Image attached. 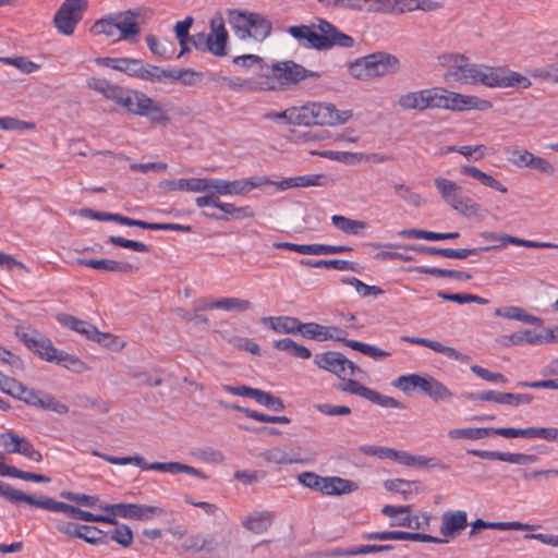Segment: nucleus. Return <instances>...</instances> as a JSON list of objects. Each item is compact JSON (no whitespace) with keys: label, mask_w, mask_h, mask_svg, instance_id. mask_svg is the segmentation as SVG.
<instances>
[{"label":"nucleus","mask_w":558,"mask_h":558,"mask_svg":"<svg viewBox=\"0 0 558 558\" xmlns=\"http://www.w3.org/2000/svg\"><path fill=\"white\" fill-rule=\"evenodd\" d=\"M468 513L464 510L446 511L441 515L439 538L429 534L404 532L399 530L363 532L360 537L364 541H411L434 544H445L458 536L468 526Z\"/></svg>","instance_id":"obj_1"},{"label":"nucleus","mask_w":558,"mask_h":558,"mask_svg":"<svg viewBox=\"0 0 558 558\" xmlns=\"http://www.w3.org/2000/svg\"><path fill=\"white\" fill-rule=\"evenodd\" d=\"M298 44L306 49L329 50L332 47L351 48L355 40L352 36L339 31L333 24L324 19H317L314 25H293L287 28Z\"/></svg>","instance_id":"obj_2"},{"label":"nucleus","mask_w":558,"mask_h":558,"mask_svg":"<svg viewBox=\"0 0 558 558\" xmlns=\"http://www.w3.org/2000/svg\"><path fill=\"white\" fill-rule=\"evenodd\" d=\"M438 62L446 68L445 80L464 85L482 84L488 86L492 66L472 63L461 53L448 52L438 57Z\"/></svg>","instance_id":"obj_3"},{"label":"nucleus","mask_w":558,"mask_h":558,"mask_svg":"<svg viewBox=\"0 0 558 558\" xmlns=\"http://www.w3.org/2000/svg\"><path fill=\"white\" fill-rule=\"evenodd\" d=\"M228 23L240 40L254 38L263 41L272 29L271 22L263 14L246 10H227Z\"/></svg>","instance_id":"obj_4"},{"label":"nucleus","mask_w":558,"mask_h":558,"mask_svg":"<svg viewBox=\"0 0 558 558\" xmlns=\"http://www.w3.org/2000/svg\"><path fill=\"white\" fill-rule=\"evenodd\" d=\"M116 104L129 113L146 117L153 123L166 125L170 121L160 105L138 90L123 88Z\"/></svg>","instance_id":"obj_5"},{"label":"nucleus","mask_w":558,"mask_h":558,"mask_svg":"<svg viewBox=\"0 0 558 558\" xmlns=\"http://www.w3.org/2000/svg\"><path fill=\"white\" fill-rule=\"evenodd\" d=\"M11 502H25L31 506L53 511V512H62L66 514L69 518L77 519L86 522L94 521H110L107 515L95 514L89 511L82 510L77 507L71 506L69 504L57 501L50 497H39L36 498L34 496L27 495L22 490L15 489L13 492Z\"/></svg>","instance_id":"obj_6"},{"label":"nucleus","mask_w":558,"mask_h":558,"mask_svg":"<svg viewBox=\"0 0 558 558\" xmlns=\"http://www.w3.org/2000/svg\"><path fill=\"white\" fill-rule=\"evenodd\" d=\"M104 458L107 462L111 464L117 465H134L140 468L141 470H154L159 471L163 473H171V474H178V473H186L192 476H196L199 478H206L207 476L204 475L199 470L182 464L179 462H155V463H146L144 458L142 456H100Z\"/></svg>","instance_id":"obj_7"},{"label":"nucleus","mask_w":558,"mask_h":558,"mask_svg":"<svg viewBox=\"0 0 558 558\" xmlns=\"http://www.w3.org/2000/svg\"><path fill=\"white\" fill-rule=\"evenodd\" d=\"M434 185L446 204L465 217L476 216L480 205L470 197L462 195V189L456 182L438 177L434 179Z\"/></svg>","instance_id":"obj_8"},{"label":"nucleus","mask_w":558,"mask_h":558,"mask_svg":"<svg viewBox=\"0 0 558 558\" xmlns=\"http://www.w3.org/2000/svg\"><path fill=\"white\" fill-rule=\"evenodd\" d=\"M153 16L154 10L147 7H137L114 14L117 33H119L117 40L135 38L141 33L138 21L144 22Z\"/></svg>","instance_id":"obj_9"},{"label":"nucleus","mask_w":558,"mask_h":558,"mask_svg":"<svg viewBox=\"0 0 558 558\" xmlns=\"http://www.w3.org/2000/svg\"><path fill=\"white\" fill-rule=\"evenodd\" d=\"M314 362L319 368L335 374L341 380H345L348 376L352 377L364 374L361 367L339 352L328 351L316 354Z\"/></svg>","instance_id":"obj_10"},{"label":"nucleus","mask_w":558,"mask_h":558,"mask_svg":"<svg viewBox=\"0 0 558 558\" xmlns=\"http://www.w3.org/2000/svg\"><path fill=\"white\" fill-rule=\"evenodd\" d=\"M88 0H64L53 16L54 27L59 33L70 36L82 20Z\"/></svg>","instance_id":"obj_11"},{"label":"nucleus","mask_w":558,"mask_h":558,"mask_svg":"<svg viewBox=\"0 0 558 558\" xmlns=\"http://www.w3.org/2000/svg\"><path fill=\"white\" fill-rule=\"evenodd\" d=\"M270 183L271 180L267 177L240 179L234 181L208 178L207 190L211 189L218 197L220 195H244L253 189Z\"/></svg>","instance_id":"obj_12"},{"label":"nucleus","mask_w":558,"mask_h":558,"mask_svg":"<svg viewBox=\"0 0 558 558\" xmlns=\"http://www.w3.org/2000/svg\"><path fill=\"white\" fill-rule=\"evenodd\" d=\"M436 108L453 111L470 109L487 110L492 108V102L476 96H469L444 89L442 93L437 92Z\"/></svg>","instance_id":"obj_13"},{"label":"nucleus","mask_w":558,"mask_h":558,"mask_svg":"<svg viewBox=\"0 0 558 558\" xmlns=\"http://www.w3.org/2000/svg\"><path fill=\"white\" fill-rule=\"evenodd\" d=\"M272 76L282 85L298 84L306 78H318L320 74L292 61H280L271 65Z\"/></svg>","instance_id":"obj_14"},{"label":"nucleus","mask_w":558,"mask_h":558,"mask_svg":"<svg viewBox=\"0 0 558 558\" xmlns=\"http://www.w3.org/2000/svg\"><path fill=\"white\" fill-rule=\"evenodd\" d=\"M15 335L27 349L38 354L41 359L52 362L56 357V348L40 331L36 329L25 330L22 327H16Z\"/></svg>","instance_id":"obj_15"},{"label":"nucleus","mask_w":558,"mask_h":558,"mask_svg":"<svg viewBox=\"0 0 558 558\" xmlns=\"http://www.w3.org/2000/svg\"><path fill=\"white\" fill-rule=\"evenodd\" d=\"M326 8L355 12H388L390 0H318Z\"/></svg>","instance_id":"obj_16"},{"label":"nucleus","mask_w":558,"mask_h":558,"mask_svg":"<svg viewBox=\"0 0 558 558\" xmlns=\"http://www.w3.org/2000/svg\"><path fill=\"white\" fill-rule=\"evenodd\" d=\"M99 509L126 519L148 520L153 515H161L162 509L136 504L99 505Z\"/></svg>","instance_id":"obj_17"},{"label":"nucleus","mask_w":558,"mask_h":558,"mask_svg":"<svg viewBox=\"0 0 558 558\" xmlns=\"http://www.w3.org/2000/svg\"><path fill=\"white\" fill-rule=\"evenodd\" d=\"M57 320L62 326L74 330L97 343H104L105 339L112 338V335L99 331L93 324L65 313L58 314Z\"/></svg>","instance_id":"obj_18"},{"label":"nucleus","mask_w":558,"mask_h":558,"mask_svg":"<svg viewBox=\"0 0 558 558\" xmlns=\"http://www.w3.org/2000/svg\"><path fill=\"white\" fill-rule=\"evenodd\" d=\"M437 90L423 89L411 92L399 97L398 105L404 110H420L436 108Z\"/></svg>","instance_id":"obj_19"},{"label":"nucleus","mask_w":558,"mask_h":558,"mask_svg":"<svg viewBox=\"0 0 558 558\" xmlns=\"http://www.w3.org/2000/svg\"><path fill=\"white\" fill-rule=\"evenodd\" d=\"M372 78L395 74L400 68L399 59L387 52H375L367 56Z\"/></svg>","instance_id":"obj_20"},{"label":"nucleus","mask_w":558,"mask_h":558,"mask_svg":"<svg viewBox=\"0 0 558 558\" xmlns=\"http://www.w3.org/2000/svg\"><path fill=\"white\" fill-rule=\"evenodd\" d=\"M488 87H520L529 88L532 82L529 77L502 68H492Z\"/></svg>","instance_id":"obj_21"},{"label":"nucleus","mask_w":558,"mask_h":558,"mask_svg":"<svg viewBox=\"0 0 558 558\" xmlns=\"http://www.w3.org/2000/svg\"><path fill=\"white\" fill-rule=\"evenodd\" d=\"M352 118V111H339L335 105L324 102L315 104L314 124L315 125H338L343 124Z\"/></svg>","instance_id":"obj_22"},{"label":"nucleus","mask_w":558,"mask_h":558,"mask_svg":"<svg viewBox=\"0 0 558 558\" xmlns=\"http://www.w3.org/2000/svg\"><path fill=\"white\" fill-rule=\"evenodd\" d=\"M209 25V52L218 57L226 56V46L228 43L229 35L225 27V19L222 14H215L211 17Z\"/></svg>","instance_id":"obj_23"},{"label":"nucleus","mask_w":558,"mask_h":558,"mask_svg":"<svg viewBox=\"0 0 558 558\" xmlns=\"http://www.w3.org/2000/svg\"><path fill=\"white\" fill-rule=\"evenodd\" d=\"M407 251H414L421 254H427L433 256H442L447 258L465 259L470 255L478 254L482 251H488L490 247H475V248H440L435 246L425 245H405L403 246Z\"/></svg>","instance_id":"obj_24"},{"label":"nucleus","mask_w":558,"mask_h":558,"mask_svg":"<svg viewBox=\"0 0 558 558\" xmlns=\"http://www.w3.org/2000/svg\"><path fill=\"white\" fill-rule=\"evenodd\" d=\"M330 180L325 174H305L288 178L281 181H271L269 185L284 191L292 187L326 186Z\"/></svg>","instance_id":"obj_25"},{"label":"nucleus","mask_w":558,"mask_h":558,"mask_svg":"<svg viewBox=\"0 0 558 558\" xmlns=\"http://www.w3.org/2000/svg\"><path fill=\"white\" fill-rule=\"evenodd\" d=\"M208 178H182L173 180H162L159 187L166 192L187 191L199 193L207 190Z\"/></svg>","instance_id":"obj_26"},{"label":"nucleus","mask_w":558,"mask_h":558,"mask_svg":"<svg viewBox=\"0 0 558 558\" xmlns=\"http://www.w3.org/2000/svg\"><path fill=\"white\" fill-rule=\"evenodd\" d=\"M248 300L240 298H221L217 300H204L199 303V310H222L227 312L244 313L252 308Z\"/></svg>","instance_id":"obj_27"},{"label":"nucleus","mask_w":558,"mask_h":558,"mask_svg":"<svg viewBox=\"0 0 558 558\" xmlns=\"http://www.w3.org/2000/svg\"><path fill=\"white\" fill-rule=\"evenodd\" d=\"M359 488L355 482L338 476L322 477L320 490L323 495L340 496L350 494Z\"/></svg>","instance_id":"obj_28"},{"label":"nucleus","mask_w":558,"mask_h":558,"mask_svg":"<svg viewBox=\"0 0 558 558\" xmlns=\"http://www.w3.org/2000/svg\"><path fill=\"white\" fill-rule=\"evenodd\" d=\"M471 531L469 533L470 537H473L478 530L489 529V530H498V531H531L534 529L533 525L527 523H522L519 521H507V522H492L484 521L482 519H476L471 522Z\"/></svg>","instance_id":"obj_29"},{"label":"nucleus","mask_w":558,"mask_h":558,"mask_svg":"<svg viewBox=\"0 0 558 558\" xmlns=\"http://www.w3.org/2000/svg\"><path fill=\"white\" fill-rule=\"evenodd\" d=\"M76 262L80 265L90 267L94 269H101L112 272L131 274L137 268L128 262H118L113 259H85L77 258Z\"/></svg>","instance_id":"obj_30"},{"label":"nucleus","mask_w":558,"mask_h":558,"mask_svg":"<svg viewBox=\"0 0 558 558\" xmlns=\"http://www.w3.org/2000/svg\"><path fill=\"white\" fill-rule=\"evenodd\" d=\"M0 448L3 450L2 453H37L26 438L12 432L0 434Z\"/></svg>","instance_id":"obj_31"},{"label":"nucleus","mask_w":558,"mask_h":558,"mask_svg":"<svg viewBox=\"0 0 558 558\" xmlns=\"http://www.w3.org/2000/svg\"><path fill=\"white\" fill-rule=\"evenodd\" d=\"M401 340L404 342L427 347L435 352L442 353V354L447 355L450 359H454V360H459V361H468L469 360L468 355H464V354L458 352L456 349H453L451 347H446L440 342L433 341V340H429L426 338L403 336V337H401Z\"/></svg>","instance_id":"obj_32"},{"label":"nucleus","mask_w":558,"mask_h":558,"mask_svg":"<svg viewBox=\"0 0 558 558\" xmlns=\"http://www.w3.org/2000/svg\"><path fill=\"white\" fill-rule=\"evenodd\" d=\"M411 506H391L386 505L381 508V513L390 519L389 526L391 527H408L412 525L410 519Z\"/></svg>","instance_id":"obj_33"},{"label":"nucleus","mask_w":558,"mask_h":558,"mask_svg":"<svg viewBox=\"0 0 558 558\" xmlns=\"http://www.w3.org/2000/svg\"><path fill=\"white\" fill-rule=\"evenodd\" d=\"M396 463L415 470H429L441 466L436 457L389 456Z\"/></svg>","instance_id":"obj_34"},{"label":"nucleus","mask_w":558,"mask_h":558,"mask_svg":"<svg viewBox=\"0 0 558 558\" xmlns=\"http://www.w3.org/2000/svg\"><path fill=\"white\" fill-rule=\"evenodd\" d=\"M86 85L89 89L101 94L105 98L113 101L116 104L117 99L121 93H123V88L120 85L113 84L106 78L99 77H89L86 80Z\"/></svg>","instance_id":"obj_35"},{"label":"nucleus","mask_w":558,"mask_h":558,"mask_svg":"<svg viewBox=\"0 0 558 558\" xmlns=\"http://www.w3.org/2000/svg\"><path fill=\"white\" fill-rule=\"evenodd\" d=\"M331 331L341 332L338 327H326L316 323H306L301 326V335L308 339L327 340L333 339L336 341H343V337L333 336Z\"/></svg>","instance_id":"obj_36"},{"label":"nucleus","mask_w":558,"mask_h":558,"mask_svg":"<svg viewBox=\"0 0 558 558\" xmlns=\"http://www.w3.org/2000/svg\"><path fill=\"white\" fill-rule=\"evenodd\" d=\"M110 521H96L97 523H108L114 525V529L108 533V539L113 541L120 546L128 548L133 544V532L126 524L118 522L114 518L107 515Z\"/></svg>","instance_id":"obj_37"},{"label":"nucleus","mask_w":558,"mask_h":558,"mask_svg":"<svg viewBox=\"0 0 558 558\" xmlns=\"http://www.w3.org/2000/svg\"><path fill=\"white\" fill-rule=\"evenodd\" d=\"M274 513L270 511H256L243 520V526L256 534L266 532L272 524Z\"/></svg>","instance_id":"obj_38"},{"label":"nucleus","mask_w":558,"mask_h":558,"mask_svg":"<svg viewBox=\"0 0 558 558\" xmlns=\"http://www.w3.org/2000/svg\"><path fill=\"white\" fill-rule=\"evenodd\" d=\"M264 323H269L270 328L277 332H284V333L301 332L302 323L295 317H290V316L267 317V318H264Z\"/></svg>","instance_id":"obj_39"},{"label":"nucleus","mask_w":558,"mask_h":558,"mask_svg":"<svg viewBox=\"0 0 558 558\" xmlns=\"http://www.w3.org/2000/svg\"><path fill=\"white\" fill-rule=\"evenodd\" d=\"M460 172L465 175H470L474 178L475 180L480 181L483 185L492 187L496 191H499L501 193H507V187L504 186L497 179L494 177L483 172L476 167L472 166H462L460 168Z\"/></svg>","instance_id":"obj_40"},{"label":"nucleus","mask_w":558,"mask_h":558,"mask_svg":"<svg viewBox=\"0 0 558 558\" xmlns=\"http://www.w3.org/2000/svg\"><path fill=\"white\" fill-rule=\"evenodd\" d=\"M332 225L340 231L356 235L367 228V223L361 220L351 219L341 215H333L331 217Z\"/></svg>","instance_id":"obj_41"},{"label":"nucleus","mask_w":558,"mask_h":558,"mask_svg":"<svg viewBox=\"0 0 558 558\" xmlns=\"http://www.w3.org/2000/svg\"><path fill=\"white\" fill-rule=\"evenodd\" d=\"M315 104L302 106L300 108L289 109V123L299 125L314 124Z\"/></svg>","instance_id":"obj_42"},{"label":"nucleus","mask_w":558,"mask_h":558,"mask_svg":"<svg viewBox=\"0 0 558 558\" xmlns=\"http://www.w3.org/2000/svg\"><path fill=\"white\" fill-rule=\"evenodd\" d=\"M392 189L395 194L400 199L413 207L418 208L425 204L423 196L420 193L414 192L409 185H405L404 183H393Z\"/></svg>","instance_id":"obj_43"},{"label":"nucleus","mask_w":558,"mask_h":558,"mask_svg":"<svg viewBox=\"0 0 558 558\" xmlns=\"http://www.w3.org/2000/svg\"><path fill=\"white\" fill-rule=\"evenodd\" d=\"M78 538L92 545H106L109 543L108 533L93 525L81 524Z\"/></svg>","instance_id":"obj_44"},{"label":"nucleus","mask_w":558,"mask_h":558,"mask_svg":"<svg viewBox=\"0 0 558 558\" xmlns=\"http://www.w3.org/2000/svg\"><path fill=\"white\" fill-rule=\"evenodd\" d=\"M12 397L20 399L24 401L27 404L31 405H38L41 408H48V404H46L39 397V393L35 391L34 389H29L26 386H24L22 383L16 381V388H14L12 392Z\"/></svg>","instance_id":"obj_45"},{"label":"nucleus","mask_w":558,"mask_h":558,"mask_svg":"<svg viewBox=\"0 0 558 558\" xmlns=\"http://www.w3.org/2000/svg\"><path fill=\"white\" fill-rule=\"evenodd\" d=\"M504 338V344L506 345H520L524 343L536 344L543 342V337L541 335H536L534 331L529 329L513 332L512 335L505 336Z\"/></svg>","instance_id":"obj_46"},{"label":"nucleus","mask_w":558,"mask_h":558,"mask_svg":"<svg viewBox=\"0 0 558 558\" xmlns=\"http://www.w3.org/2000/svg\"><path fill=\"white\" fill-rule=\"evenodd\" d=\"M170 70H165L156 65L144 64L142 62V69L140 70L138 77L141 80L149 82H163L170 81Z\"/></svg>","instance_id":"obj_47"},{"label":"nucleus","mask_w":558,"mask_h":558,"mask_svg":"<svg viewBox=\"0 0 558 558\" xmlns=\"http://www.w3.org/2000/svg\"><path fill=\"white\" fill-rule=\"evenodd\" d=\"M342 342L347 347H349L355 351H359L365 355H368L373 359H386V357L390 356L389 352L384 351L379 348H376V347L367 344V343H363V342L355 341V340H347L344 338H343Z\"/></svg>","instance_id":"obj_48"},{"label":"nucleus","mask_w":558,"mask_h":558,"mask_svg":"<svg viewBox=\"0 0 558 558\" xmlns=\"http://www.w3.org/2000/svg\"><path fill=\"white\" fill-rule=\"evenodd\" d=\"M412 270L418 274L432 275L435 277H449L456 280H470L472 276L469 272L442 268L415 267Z\"/></svg>","instance_id":"obj_49"},{"label":"nucleus","mask_w":558,"mask_h":558,"mask_svg":"<svg viewBox=\"0 0 558 558\" xmlns=\"http://www.w3.org/2000/svg\"><path fill=\"white\" fill-rule=\"evenodd\" d=\"M185 547L189 550L211 553L215 549L214 537L202 534L192 535L185 541Z\"/></svg>","instance_id":"obj_50"},{"label":"nucleus","mask_w":558,"mask_h":558,"mask_svg":"<svg viewBox=\"0 0 558 558\" xmlns=\"http://www.w3.org/2000/svg\"><path fill=\"white\" fill-rule=\"evenodd\" d=\"M170 82H181L183 85L193 86L203 80V74L190 69L170 70Z\"/></svg>","instance_id":"obj_51"},{"label":"nucleus","mask_w":558,"mask_h":558,"mask_svg":"<svg viewBox=\"0 0 558 558\" xmlns=\"http://www.w3.org/2000/svg\"><path fill=\"white\" fill-rule=\"evenodd\" d=\"M116 17L114 14H109L98 21H96L90 31L95 35H105L109 38L114 37L117 34V27H116Z\"/></svg>","instance_id":"obj_52"},{"label":"nucleus","mask_w":558,"mask_h":558,"mask_svg":"<svg viewBox=\"0 0 558 558\" xmlns=\"http://www.w3.org/2000/svg\"><path fill=\"white\" fill-rule=\"evenodd\" d=\"M499 240L506 244H513L527 248H558V244L555 243L524 240L509 234L501 235Z\"/></svg>","instance_id":"obj_53"},{"label":"nucleus","mask_w":558,"mask_h":558,"mask_svg":"<svg viewBox=\"0 0 558 558\" xmlns=\"http://www.w3.org/2000/svg\"><path fill=\"white\" fill-rule=\"evenodd\" d=\"M506 153L510 155L509 161L518 167V168H529L531 163V159L533 157V153L518 148V147H507Z\"/></svg>","instance_id":"obj_54"},{"label":"nucleus","mask_w":558,"mask_h":558,"mask_svg":"<svg viewBox=\"0 0 558 558\" xmlns=\"http://www.w3.org/2000/svg\"><path fill=\"white\" fill-rule=\"evenodd\" d=\"M470 400L492 401L500 404L510 405V392H498L494 390L484 391L482 393H469L466 396Z\"/></svg>","instance_id":"obj_55"},{"label":"nucleus","mask_w":558,"mask_h":558,"mask_svg":"<svg viewBox=\"0 0 558 558\" xmlns=\"http://www.w3.org/2000/svg\"><path fill=\"white\" fill-rule=\"evenodd\" d=\"M221 80L231 89L236 90V92H240V90H243V89L254 90V89H257V88L265 89V90L275 89L274 85H269L267 83H259V86H257L253 81H250V80L233 81L232 78L227 77V76L221 77Z\"/></svg>","instance_id":"obj_56"},{"label":"nucleus","mask_w":558,"mask_h":558,"mask_svg":"<svg viewBox=\"0 0 558 558\" xmlns=\"http://www.w3.org/2000/svg\"><path fill=\"white\" fill-rule=\"evenodd\" d=\"M343 383L338 384L336 387L338 390L343 392H350L352 395H356L360 397H363L368 400L369 395H372V389L361 385L359 381L349 378L345 380H342Z\"/></svg>","instance_id":"obj_57"},{"label":"nucleus","mask_w":558,"mask_h":558,"mask_svg":"<svg viewBox=\"0 0 558 558\" xmlns=\"http://www.w3.org/2000/svg\"><path fill=\"white\" fill-rule=\"evenodd\" d=\"M116 70L123 72L130 76L138 77L142 69V60L131 58H117Z\"/></svg>","instance_id":"obj_58"},{"label":"nucleus","mask_w":558,"mask_h":558,"mask_svg":"<svg viewBox=\"0 0 558 558\" xmlns=\"http://www.w3.org/2000/svg\"><path fill=\"white\" fill-rule=\"evenodd\" d=\"M0 476H12V477H19L24 480H32L35 482H47L48 478L44 475L34 474V473H25L22 471H19L17 469L13 466H9L5 463L0 461Z\"/></svg>","instance_id":"obj_59"},{"label":"nucleus","mask_w":558,"mask_h":558,"mask_svg":"<svg viewBox=\"0 0 558 558\" xmlns=\"http://www.w3.org/2000/svg\"><path fill=\"white\" fill-rule=\"evenodd\" d=\"M343 283L345 284H350V286H353L356 290V292L363 296H367V295H380L384 293L383 289L377 287V286H368L364 282H362L360 279L357 278H343L341 280Z\"/></svg>","instance_id":"obj_60"},{"label":"nucleus","mask_w":558,"mask_h":558,"mask_svg":"<svg viewBox=\"0 0 558 558\" xmlns=\"http://www.w3.org/2000/svg\"><path fill=\"white\" fill-rule=\"evenodd\" d=\"M492 435V428H464L449 432L451 438L481 439Z\"/></svg>","instance_id":"obj_61"},{"label":"nucleus","mask_w":558,"mask_h":558,"mask_svg":"<svg viewBox=\"0 0 558 558\" xmlns=\"http://www.w3.org/2000/svg\"><path fill=\"white\" fill-rule=\"evenodd\" d=\"M393 546L390 544H366V545H357L352 546V550L349 551V555H355V556H365L371 554H377V553H385V551H391L393 550Z\"/></svg>","instance_id":"obj_62"},{"label":"nucleus","mask_w":558,"mask_h":558,"mask_svg":"<svg viewBox=\"0 0 558 558\" xmlns=\"http://www.w3.org/2000/svg\"><path fill=\"white\" fill-rule=\"evenodd\" d=\"M368 60L367 56L357 59L356 61L350 63L349 72L351 76L361 81L372 80L371 72L368 69Z\"/></svg>","instance_id":"obj_63"},{"label":"nucleus","mask_w":558,"mask_h":558,"mask_svg":"<svg viewBox=\"0 0 558 558\" xmlns=\"http://www.w3.org/2000/svg\"><path fill=\"white\" fill-rule=\"evenodd\" d=\"M52 362H56L59 365H62L68 368H72L75 371H81L85 368V364L76 356L65 353L63 351H59L56 349V357Z\"/></svg>","instance_id":"obj_64"}]
</instances>
